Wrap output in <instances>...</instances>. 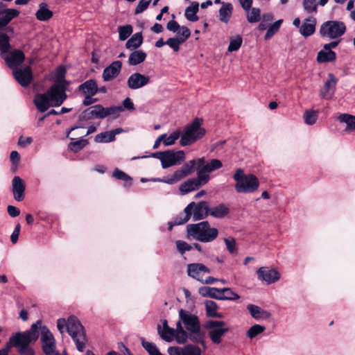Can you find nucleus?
<instances>
[{
  "mask_svg": "<svg viewBox=\"0 0 355 355\" xmlns=\"http://www.w3.org/2000/svg\"><path fill=\"white\" fill-rule=\"evenodd\" d=\"M222 166L223 164L220 160L217 159H211V165L200 168L196 178H190L181 184L180 191L182 193L186 194L191 191L198 190L209 181V173L219 169Z\"/></svg>",
  "mask_w": 355,
  "mask_h": 355,
  "instance_id": "nucleus-1",
  "label": "nucleus"
},
{
  "mask_svg": "<svg viewBox=\"0 0 355 355\" xmlns=\"http://www.w3.org/2000/svg\"><path fill=\"white\" fill-rule=\"evenodd\" d=\"M211 160L206 163L205 159L201 157L196 159H192L186 162L180 169L176 170L171 177H164L163 178H154L153 181L164 182L168 184H173L182 178L191 175L194 170L197 171V173L200 168L203 166H210Z\"/></svg>",
  "mask_w": 355,
  "mask_h": 355,
  "instance_id": "nucleus-2",
  "label": "nucleus"
},
{
  "mask_svg": "<svg viewBox=\"0 0 355 355\" xmlns=\"http://www.w3.org/2000/svg\"><path fill=\"white\" fill-rule=\"evenodd\" d=\"M39 324H41L40 320L33 324L29 330L24 332H18L10 338V343L15 347L19 348V352L21 354H24L26 352H34L33 350L29 347V345L32 342H35L39 338Z\"/></svg>",
  "mask_w": 355,
  "mask_h": 355,
  "instance_id": "nucleus-3",
  "label": "nucleus"
},
{
  "mask_svg": "<svg viewBox=\"0 0 355 355\" xmlns=\"http://www.w3.org/2000/svg\"><path fill=\"white\" fill-rule=\"evenodd\" d=\"M187 233L198 241L209 243L218 237V230L216 227H211L209 222L205 220L187 225Z\"/></svg>",
  "mask_w": 355,
  "mask_h": 355,
  "instance_id": "nucleus-4",
  "label": "nucleus"
},
{
  "mask_svg": "<svg viewBox=\"0 0 355 355\" xmlns=\"http://www.w3.org/2000/svg\"><path fill=\"white\" fill-rule=\"evenodd\" d=\"M236 181L235 190L240 193H250L256 191L259 187L257 177L253 174L245 175L242 168H238L233 175Z\"/></svg>",
  "mask_w": 355,
  "mask_h": 355,
  "instance_id": "nucleus-5",
  "label": "nucleus"
},
{
  "mask_svg": "<svg viewBox=\"0 0 355 355\" xmlns=\"http://www.w3.org/2000/svg\"><path fill=\"white\" fill-rule=\"evenodd\" d=\"M67 331L74 341L77 349L83 352L87 341L85 327L75 315H71L67 319Z\"/></svg>",
  "mask_w": 355,
  "mask_h": 355,
  "instance_id": "nucleus-6",
  "label": "nucleus"
},
{
  "mask_svg": "<svg viewBox=\"0 0 355 355\" xmlns=\"http://www.w3.org/2000/svg\"><path fill=\"white\" fill-rule=\"evenodd\" d=\"M202 123V119L196 118L190 124L185 126L180 141L182 146H190L204 137L206 130L201 126Z\"/></svg>",
  "mask_w": 355,
  "mask_h": 355,
  "instance_id": "nucleus-7",
  "label": "nucleus"
},
{
  "mask_svg": "<svg viewBox=\"0 0 355 355\" xmlns=\"http://www.w3.org/2000/svg\"><path fill=\"white\" fill-rule=\"evenodd\" d=\"M119 107H104L101 104H97L85 109L78 116V121L91 120L92 119H103L108 116L113 115L114 119L119 116Z\"/></svg>",
  "mask_w": 355,
  "mask_h": 355,
  "instance_id": "nucleus-8",
  "label": "nucleus"
},
{
  "mask_svg": "<svg viewBox=\"0 0 355 355\" xmlns=\"http://www.w3.org/2000/svg\"><path fill=\"white\" fill-rule=\"evenodd\" d=\"M152 157L161 161L163 168H166L172 166L180 164L185 159V154L183 150L173 152V150H165L155 152L152 154Z\"/></svg>",
  "mask_w": 355,
  "mask_h": 355,
  "instance_id": "nucleus-9",
  "label": "nucleus"
},
{
  "mask_svg": "<svg viewBox=\"0 0 355 355\" xmlns=\"http://www.w3.org/2000/svg\"><path fill=\"white\" fill-rule=\"evenodd\" d=\"M346 31V26L344 22L340 21H327L322 24L320 28V34L322 37H327L336 39L341 37Z\"/></svg>",
  "mask_w": 355,
  "mask_h": 355,
  "instance_id": "nucleus-10",
  "label": "nucleus"
},
{
  "mask_svg": "<svg viewBox=\"0 0 355 355\" xmlns=\"http://www.w3.org/2000/svg\"><path fill=\"white\" fill-rule=\"evenodd\" d=\"M225 322L222 320H209L205 324V327L209 329V336L214 344H220L222 342V337L230 331L229 328L225 327Z\"/></svg>",
  "mask_w": 355,
  "mask_h": 355,
  "instance_id": "nucleus-11",
  "label": "nucleus"
},
{
  "mask_svg": "<svg viewBox=\"0 0 355 355\" xmlns=\"http://www.w3.org/2000/svg\"><path fill=\"white\" fill-rule=\"evenodd\" d=\"M46 93L51 101V106H60L67 98L65 92V85L59 83H55L52 85Z\"/></svg>",
  "mask_w": 355,
  "mask_h": 355,
  "instance_id": "nucleus-12",
  "label": "nucleus"
},
{
  "mask_svg": "<svg viewBox=\"0 0 355 355\" xmlns=\"http://www.w3.org/2000/svg\"><path fill=\"white\" fill-rule=\"evenodd\" d=\"M6 65L12 71L19 68L25 60V54L20 49L8 51L7 55H1Z\"/></svg>",
  "mask_w": 355,
  "mask_h": 355,
  "instance_id": "nucleus-13",
  "label": "nucleus"
},
{
  "mask_svg": "<svg viewBox=\"0 0 355 355\" xmlns=\"http://www.w3.org/2000/svg\"><path fill=\"white\" fill-rule=\"evenodd\" d=\"M187 207H190L191 216L193 215V220H200L209 216V206L207 201L202 200L198 203L190 202Z\"/></svg>",
  "mask_w": 355,
  "mask_h": 355,
  "instance_id": "nucleus-14",
  "label": "nucleus"
},
{
  "mask_svg": "<svg viewBox=\"0 0 355 355\" xmlns=\"http://www.w3.org/2000/svg\"><path fill=\"white\" fill-rule=\"evenodd\" d=\"M12 76L16 81L23 87H27L31 83L33 76L31 67L15 69Z\"/></svg>",
  "mask_w": 355,
  "mask_h": 355,
  "instance_id": "nucleus-15",
  "label": "nucleus"
},
{
  "mask_svg": "<svg viewBox=\"0 0 355 355\" xmlns=\"http://www.w3.org/2000/svg\"><path fill=\"white\" fill-rule=\"evenodd\" d=\"M338 82V79L333 73H329L328 80L320 89V95L321 98L327 100L331 99L335 94Z\"/></svg>",
  "mask_w": 355,
  "mask_h": 355,
  "instance_id": "nucleus-16",
  "label": "nucleus"
},
{
  "mask_svg": "<svg viewBox=\"0 0 355 355\" xmlns=\"http://www.w3.org/2000/svg\"><path fill=\"white\" fill-rule=\"evenodd\" d=\"M179 316L181 321L184 324L187 332L195 331L200 327V322L197 315L190 313L184 309H180Z\"/></svg>",
  "mask_w": 355,
  "mask_h": 355,
  "instance_id": "nucleus-17",
  "label": "nucleus"
},
{
  "mask_svg": "<svg viewBox=\"0 0 355 355\" xmlns=\"http://www.w3.org/2000/svg\"><path fill=\"white\" fill-rule=\"evenodd\" d=\"M150 83V77L139 72L132 73L127 80V85L131 89H139Z\"/></svg>",
  "mask_w": 355,
  "mask_h": 355,
  "instance_id": "nucleus-18",
  "label": "nucleus"
},
{
  "mask_svg": "<svg viewBox=\"0 0 355 355\" xmlns=\"http://www.w3.org/2000/svg\"><path fill=\"white\" fill-rule=\"evenodd\" d=\"M257 273L258 279L267 282L268 284L274 283L280 278V275L276 270L268 267L259 268Z\"/></svg>",
  "mask_w": 355,
  "mask_h": 355,
  "instance_id": "nucleus-19",
  "label": "nucleus"
},
{
  "mask_svg": "<svg viewBox=\"0 0 355 355\" xmlns=\"http://www.w3.org/2000/svg\"><path fill=\"white\" fill-rule=\"evenodd\" d=\"M168 353L169 355H200L201 350L196 345H187L183 348L170 347L168 348Z\"/></svg>",
  "mask_w": 355,
  "mask_h": 355,
  "instance_id": "nucleus-20",
  "label": "nucleus"
},
{
  "mask_svg": "<svg viewBox=\"0 0 355 355\" xmlns=\"http://www.w3.org/2000/svg\"><path fill=\"white\" fill-rule=\"evenodd\" d=\"M122 68V62L120 60L112 62L109 66L105 67L103 71V79L107 82L112 80L119 76Z\"/></svg>",
  "mask_w": 355,
  "mask_h": 355,
  "instance_id": "nucleus-21",
  "label": "nucleus"
},
{
  "mask_svg": "<svg viewBox=\"0 0 355 355\" xmlns=\"http://www.w3.org/2000/svg\"><path fill=\"white\" fill-rule=\"evenodd\" d=\"M12 187L14 198L17 201H22L24 198L26 189L24 180L19 176H15L12 181Z\"/></svg>",
  "mask_w": 355,
  "mask_h": 355,
  "instance_id": "nucleus-22",
  "label": "nucleus"
},
{
  "mask_svg": "<svg viewBox=\"0 0 355 355\" xmlns=\"http://www.w3.org/2000/svg\"><path fill=\"white\" fill-rule=\"evenodd\" d=\"M188 275L198 281H202V272L209 273V269L202 263H191L188 265Z\"/></svg>",
  "mask_w": 355,
  "mask_h": 355,
  "instance_id": "nucleus-23",
  "label": "nucleus"
},
{
  "mask_svg": "<svg viewBox=\"0 0 355 355\" xmlns=\"http://www.w3.org/2000/svg\"><path fill=\"white\" fill-rule=\"evenodd\" d=\"M19 15V12L16 9L0 10V30H3L12 19Z\"/></svg>",
  "mask_w": 355,
  "mask_h": 355,
  "instance_id": "nucleus-24",
  "label": "nucleus"
},
{
  "mask_svg": "<svg viewBox=\"0 0 355 355\" xmlns=\"http://www.w3.org/2000/svg\"><path fill=\"white\" fill-rule=\"evenodd\" d=\"M33 102L40 112H46L51 106V101L46 93L37 94Z\"/></svg>",
  "mask_w": 355,
  "mask_h": 355,
  "instance_id": "nucleus-25",
  "label": "nucleus"
},
{
  "mask_svg": "<svg viewBox=\"0 0 355 355\" xmlns=\"http://www.w3.org/2000/svg\"><path fill=\"white\" fill-rule=\"evenodd\" d=\"M209 215L216 218H224L230 212V209L227 205L220 203L219 205L209 207Z\"/></svg>",
  "mask_w": 355,
  "mask_h": 355,
  "instance_id": "nucleus-26",
  "label": "nucleus"
},
{
  "mask_svg": "<svg viewBox=\"0 0 355 355\" xmlns=\"http://www.w3.org/2000/svg\"><path fill=\"white\" fill-rule=\"evenodd\" d=\"M98 85L94 79H89L80 85L78 90L84 94L96 95L98 93Z\"/></svg>",
  "mask_w": 355,
  "mask_h": 355,
  "instance_id": "nucleus-27",
  "label": "nucleus"
},
{
  "mask_svg": "<svg viewBox=\"0 0 355 355\" xmlns=\"http://www.w3.org/2000/svg\"><path fill=\"white\" fill-rule=\"evenodd\" d=\"M316 20L315 18L306 19L300 26V32L305 37L311 36L315 31Z\"/></svg>",
  "mask_w": 355,
  "mask_h": 355,
  "instance_id": "nucleus-28",
  "label": "nucleus"
},
{
  "mask_svg": "<svg viewBox=\"0 0 355 355\" xmlns=\"http://www.w3.org/2000/svg\"><path fill=\"white\" fill-rule=\"evenodd\" d=\"M158 332L161 338L167 342H171L174 338L176 340L175 329L168 327V322L166 320H164L163 322L162 330H161V327L158 325Z\"/></svg>",
  "mask_w": 355,
  "mask_h": 355,
  "instance_id": "nucleus-29",
  "label": "nucleus"
},
{
  "mask_svg": "<svg viewBox=\"0 0 355 355\" xmlns=\"http://www.w3.org/2000/svg\"><path fill=\"white\" fill-rule=\"evenodd\" d=\"M53 12L48 8L46 3L42 2L35 13L36 19L41 21H46L52 18Z\"/></svg>",
  "mask_w": 355,
  "mask_h": 355,
  "instance_id": "nucleus-30",
  "label": "nucleus"
},
{
  "mask_svg": "<svg viewBox=\"0 0 355 355\" xmlns=\"http://www.w3.org/2000/svg\"><path fill=\"white\" fill-rule=\"evenodd\" d=\"M247 309L249 311L252 317L256 320L267 319L270 316V314L268 311L254 304H248Z\"/></svg>",
  "mask_w": 355,
  "mask_h": 355,
  "instance_id": "nucleus-31",
  "label": "nucleus"
},
{
  "mask_svg": "<svg viewBox=\"0 0 355 355\" xmlns=\"http://www.w3.org/2000/svg\"><path fill=\"white\" fill-rule=\"evenodd\" d=\"M205 334L201 331L200 327L197 328L195 331H191L187 332V340H190L191 342L196 344H201L205 346Z\"/></svg>",
  "mask_w": 355,
  "mask_h": 355,
  "instance_id": "nucleus-32",
  "label": "nucleus"
},
{
  "mask_svg": "<svg viewBox=\"0 0 355 355\" xmlns=\"http://www.w3.org/2000/svg\"><path fill=\"white\" fill-rule=\"evenodd\" d=\"M206 315L207 317L222 318L223 313L217 312L218 308L217 304L212 300H206L205 302Z\"/></svg>",
  "mask_w": 355,
  "mask_h": 355,
  "instance_id": "nucleus-33",
  "label": "nucleus"
},
{
  "mask_svg": "<svg viewBox=\"0 0 355 355\" xmlns=\"http://www.w3.org/2000/svg\"><path fill=\"white\" fill-rule=\"evenodd\" d=\"M199 294L202 297H209L216 300H219L220 295V288L209 286H202L199 288Z\"/></svg>",
  "mask_w": 355,
  "mask_h": 355,
  "instance_id": "nucleus-34",
  "label": "nucleus"
},
{
  "mask_svg": "<svg viewBox=\"0 0 355 355\" xmlns=\"http://www.w3.org/2000/svg\"><path fill=\"white\" fill-rule=\"evenodd\" d=\"M146 58V53L141 50H136L131 53L128 58V64L135 66L143 62Z\"/></svg>",
  "mask_w": 355,
  "mask_h": 355,
  "instance_id": "nucleus-35",
  "label": "nucleus"
},
{
  "mask_svg": "<svg viewBox=\"0 0 355 355\" xmlns=\"http://www.w3.org/2000/svg\"><path fill=\"white\" fill-rule=\"evenodd\" d=\"M199 10V3L196 1L191 2V5L185 10V17L190 21H196L199 19L197 12Z\"/></svg>",
  "mask_w": 355,
  "mask_h": 355,
  "instance_id": "nucleus-36",
  "label": "nucleus"
},
{
  "mask_svg": "<svg viewBox=\"0 0 355 355\" xmlns=\"http://www.w3.org/2000/svg\"><path fill=\"white\" fill-rule=\"evenodd\" d=\"M143 40L142 33H136L127 41L125 47L130 50L137 49L142 44Z\"/></svg>",
  "mask_w": 355,
  "mask_h": 355,
  "instance_id": "nucleus-37",
  "label": "nucleus"
},
{
  "mask_svg": "<svg viewBox=\"0 0 355 355\" xmlns=\"http://www.w3.org/2000/svg\"><path fill=\"white\" fill-rule=\"evenodd\" d=\"M336 59V54L332 50H321L317 55V61L320 63L334 61Z\"/></svg>",
  "mask_w": 355,
  "mask_h": 355,
  "instance_id": "nucleus-38",
  "label": "nucleus"
},
{
  "mask_svg": "<svg viewBox=\"0 0 355 355\" xmlns=\"http://www.w3.org/2000/svg\"><path fill=\"white\" fill-rule=\"evenodd\" d=\"M338 120L341 123L347 124V131H355V116L349 114H341L338 116Z\"/></svg>",
  "mask_w": 355,
  "mask_h": 355,
  "instance_id": "nucleus-39",
  "label": "nucleus"
},
{
  "mask_svg": "<svg viewBox=\"0 0 355 355\" xmlns=\"http://www.w3.org/2000/svg\"><path fill=\"white\" fill-rule=\"evenodd\" d=\"M181 322V320L177 322L175 333L177 343L179 344H184L187 341V331L184 329Z\"/></svg>",
  "mask_w": 355,
  "mask_h": 355,
  "instance_id": "nucleus-40",
  "label": "nucleus"
},
{
  "mask_svg": "<svg viewBox=\"0 0 355 355\" xmlns=\"http://www.w3.org/2000/svg\"><path fill=\"white\" fill-rule=\"evenodd\" d=\"M1 31L0 30V52L1 55H3L8 53L11 49V45L10 44V37Z\"/></svg>",
  "mask_w": 355,
  "mask_h": 355,
  "instance_id": "nucleus-41",
  "label": "nucleus"
},
{
  "mask_svg": "<svg viewBox=\"0 0 355 355\" xmlns=\"http://www.w3.org/2000/svg\"><path fill=\"white\" fill-rule=\"evenodd\" d=\"M232 8L231 3H223V6L219 10L220 19L222 21L227 22L229 21L232 15Z\"/></svg>",
  "mask_w": 355,
  "mask_h": 355,
  "instance_id": "nucleus-42",
  "label": "nucleus"
},
{
  "mask_svg": "<svg viewBox=\"0 0 355 355\" xmlns=\"http://www.w3.org/2000/svg\"><path fill=\"white\" fill-rule=\"evenodd\" d=\"M190 208V207H186L184 209V213H180L174 218L173 225H180L186 223L191 218Z\"/></svg>",
  "mask_w": 355,
  "mask_h": 355,
  "instance_id": "nucleus-43",
  "label": "nucleus"
},
{
  "mask_svg": "<svg viewBox=\"0 0 355 355\" xmlns=\"http://www.w3.org/2000/svg\"><path fill=\"white\" fill-rule=\"evenodd\" d=\"M240 296L230 288H220L219 300H236Z\"/></svg>",
  "mask_w": 355,
  "mask_h": 355,
  "instance_id": "nucleus-44",
  "label": "nucleus"
},
{
  "mask_svg": "<svg viewBox=\"0 0 355 355\" xmlns=\"http://www.w3.org/2000/svg\"><path fill=\"white\" fill-rule=\"evenodd\" d=\"M318 118V111L313 110H307L304 112V122L307 125H313L315 123Z\"/></svg>",
  "mask_w": 355,
  "mask_h": 355,
  "instance_id": "nucleus-45",
  "label": "nucleus"
},
{
  "mask_svg": "<svg viewBox=\"0 0 355 355\" xmlns=\"http://www.w3.org/2000/svg\"><path fill=\"white\" fill-rule=\"evenodd\" d=\"M115 140L113 134H111L110 131H106L98 134L95 136L94 141L97 143H107Z\"/></svg>",
  "mask_w": 355,
  "mask_h": 355,
  "instance_id": "nucleus-46",
  "label": "nucleus"
},
{
  "mask_svg": "<svg viewBox=\"0 0 355 355\" xmlns=\"http://www.w3.org/2000/svg\"><path fill=\"white\" fill-rule=\"evenodd\" d=\"M141 345L149 355H164L159 352L156 345L153 343L148 342L143 339Z\"/></svg>",
  "mask_w": 355,
  "mask_h": 355,
  "instance_id": "nucleus-47",
  "label": "nucleus"
},
{
  "mask_svg": "<svg viewBox=\"0 0 355 355\" xmlns=\"http://www.w3.org/2000/svg\"><path fill=\"white\" fill-rule=\"evenodd\" d=\"M88 140L85 139L73 141L69 143V148L71 151L77 153L85 148L88 144Z\"/></svg>",
  "mask_w": 355,
  "mask_h": 355,
  "instance_id": "nucleus-48",
  "label": "nucleus"
},
{
  "mask_svg": "<svg viewBox=\"0 0 355 355\" xmlns=\"http://www.w3.org/2000/svg\"><path fill=\"white\" fill-rule=\"evenodd\" d=\"M39 326V330H40V333H41V342L42 343H44V342H49V341H51V340H54V338H53V334H51V332L50 331V330L49 329V328L44 325V326H42V324Z\"/></svg>",
  "mask_w": 355,
  "mask_h": 355,
  "instance_id": "nucleus-49",
  "label": "nucleus"
},
{
  "mask_svg": "<svg viewBox=\"0 0 355 355\" xmlns=\"http://www.w3.org/2000/svg\"><path fill=\"white\" fill-rule=\"evenodd\" d=\"M282 22H283L282 19H279V20L276 21L275 22H274L272 24H271L269 26V28L264 36L265 40H268V39L271 38L279 30V28H280Z\"/></svg>",
  "mask_w": 355,
  "mask_h": 355,
  "instance_id": "nucleus-50",
  "label": "nucleus"
},
{
  "mask_svg": "<svg viewBox=\"0 0 355 355\" xmlns=\"http://www.w3.org/2000/svg\"><path fill=\"white\" fill-rule=\"evenodd\" d=\"M133 29L131 25H125L119 27V40L121 41L125 40L132 33Z\"/></svg>",
  "mask_w": 355,
  "mask_h": 355,
  "instance_id": "nucleus-51",
  "label": "nucleus"
},
{
  "mask_svg": "<svg viewBox=\"0 0 355 355\" xmlns=\"http://www.w3.org/2000/svg\"><path fill=\"white\" fill-rule=\"evenodd\" d=\"M242 42H243V39H242L241 36H240V35H236L235 37L231 38L230 44H229V46L227 49L228 51L232 52V51H238L242 44Z\"/></svg>",
  "mask_w": 355,
  "mask_h": 355,
  "instance_id": "nucleus-52",
  "label": "nucleus"
},
{
  "mask_svg": "<svg viewBox=\"0 0 355 355\" xmlns=\"http://www.w3.org/2000/svg\"><path fill=\"white\" fill-rule=\"evenodd\" d=\"M318 6V0H304L303 7L308 13L316 12Z\"/></svg>",
  "mask_w": 355,
  "mask_h": 355,
  "instance_id": "nucleus-53",
  "label": "nucleus"
},
{
  "mask_svg": "<svg viewBox=\"0 0 355 355\" xmlns=\"http://www.w3.org/2000/svg\"><path fill=\"white\" fill-rule=\"evenodd\" d=\"M265 329H266V328L263 326H261L260 324H254L248 329V331L247 332V336L250 338H253L256 337L257 335H259V334L264 331Z\"/></svg>",
  "mask_w": 355,
  "mask_h": 355,
  "instance_id": "nucleus-54",
  "label": "nucleus"
},
{
  "mask_svg": "<svg viewBox=\"0 0 355 355\" xmlns=\"http://www.w3.org/2000/svg\"><path fill=\"white\" fill-rule=\"evenodd\" d=\"M247 19L250 23L258 22L261 19V11L259 8H252L247 15Z\"/></svg>",
  "mask_w": 355,
  "mask_h": 355,
  "instance_id": "nucleus-55",
  "label": "nucleus"
},
{
  "mask_svg": "<svg viewBox=\"0 0 355 355\" xmlns=\"http://www.w3.org/2000/svg\"><path fill=\"white\" fill-rule=\"evenodd\" d=\"M110 107H119L121 110L119 111V114L125 110L132 111L135 110L134 103L130 98H126L123 101L122 105L119 106H110Z\"/></svg>",
  "mask_w": 355,
  "mask_h": 355,
  "instance_id": "nucleus-56",
  "label": "nucleus"
},
{
  "mask_svg": "<svg viewBox=\"0 0 355 355\" xmlns=\"http://www.w3.org/2000/svg\"><path fill=\"white\" fill-rule=\"evenodd\" d=\"M112 176L116 180H123L125 182H130V185L131 184V181L132 179L130 178V176H129L125 172L119 170L117 168H116L114 170Z\"/></svg>",
  "mask_w": 355,
  "mask_h": 355,
  "instance_id": "nucleus-57",
  "label": "nucleus"
},
{
  "mask_svg": "<svg viewBox=\"0 0 355 355\" xmlns=\"http://www.w3.org/2000/svg\"><path fill=\"white\" fill-rule=\"evenodd\" d=\"M42 343V350L46 355H52L55 349V340Z\"/></svg>",
  "mask_w": 355,
  "mask_h": 355,
  "instance_id": "nucleus-58",
  "label": "nucleus"
},
{
  "mask_svg": "<svg viewBox=\"0 0 355 355\" xmlns=\"http://www.w3.org/2000/svg\"><path fill=\"white\" fill-rule=\"evenodd\" d=\"M181 136L180 131H175L171 133L168 137L166 135L164 139V146H171L175 144V141Z\"/></svg>",
  "mask_w": 355,
  "mask_h": 355,
  "instance_id": "nucleus-59",
  "label": "nucleus"
},
{
  "mask_svg": "<svg viewBox=\"0 0 355 355\" xmlns=\"http://www.w3.org/2000/svg\"><path fill=\"white\" fill-rule=\"evenodd\" d=\"M178 31V37H177L182 43H184L190 36L191 31L189 28L186 26H180Z\"/></svg>",
  "mask_w": 355,
  "mask_h": 355,
  "instance_id": "nucleus-60",
  "label": "nucleus"
},
{
  "mask_svg": "<svg viewBox=\"0 0 355 355\" xmlns=\"http://www.w3.org/2000/svg\"><path fill=\"white\" fill-rule=\"evenodd\" d=\"M151 1L152 0H140L135 10V14L138 15L146 10Z\"/></svg>",
  "mask_w": 355,
  "mask_h": 355,
  "instance_id": "nucleus-61",
  "label": "nucleus"
},
{
  "mask_svg": "<svg viewBox=\"0 0 355 355\" xmlns=\"http://www.w3.org/2000/svg\"><path fill=\"white\" fill-rule=\"evenodd\" d=\"M166 44L173 49L175 52L180 50V45L182 44L178 37H170L166 41Z\"/></svg>",
  "mask_w": 355,
  "mask_h": 355,
  "instance_id": "nucleus-62",
  "label": "nucleus"
},
{
  "mask_svg": "<svg viewBox=\"0 0 355 355\" xmlns=\"http://www.w3.org/2000/svg\"><path fill=\"white\" fill-rule=\"evenodd\" d=\"M224 241L225 243L227 249L230 254L237 253V248L236 247V241L234 238L225 239Z\"/></svg>",
  "mask_w": 355,
  "mask_h": 355,
  "instance_id": "nucleus-63",
  "label": "nucleus"
},
{
  "mask_svg": "<svg viewBox=\"0 0 355 355\" xmlns=\"http://www.w3.org/2000/svg\"><path fill=\"white\" fill-rule=\"evenodd\" d=\"M176 247L181 254H184L186 251H189L193 248L192 245L183 241H177Z\"/></svg>",
  "mask_w": 355,
  "mask_h": 355,
  "instance_id": "nucleus-64",
  "label": "nucleus"
}]
</instances>
